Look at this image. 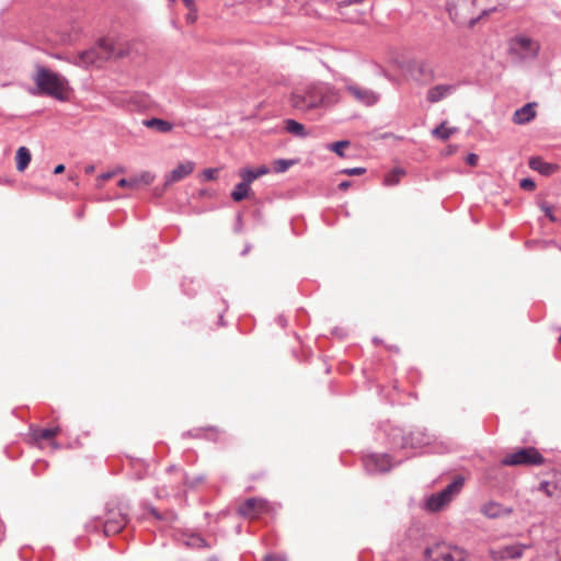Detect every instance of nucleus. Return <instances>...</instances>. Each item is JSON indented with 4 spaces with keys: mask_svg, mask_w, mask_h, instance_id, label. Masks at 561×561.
Wrapping results in <instances>:
<instances>
[{
    "mask_svg": "<svg viewBox=\"0 0 561 561\" xmlns=\"http://www.w3.org/2000/svg\"><path fill=\"white\" fill-rule=\"evenodd\" d=\"M485 0H449L448 11L450 18L460 24L473 25L490 10L484 4Z\"/></svg>",
    "mask_w": 561,
    "mask_h": 561,
    "instance_id": "20e7f679",
    "label": "nucleus"
},
{
    "mask_svg": "<svg viewBox=\"0 0 561 561\" xmlns=\"http://www.w3.org/2000/svg\"><path fill=\"white\" fill-rule=\"evenodd\" d=\"M559 341L561 342V334H560Z\"/></svg>",
    "mask_w": 561,
    "mask_h": 561,
    "instance_id": "de8ad7c7",
    "label": "nucleus"
},
{
    "mask_svg": "<svg viewBox=\"0 0 561 561\" xmlns=\"http://www.w3.org/2000/svg\"><path fill=\"white\" fill-rule=\"evenodd\" d=\"M60 432L59 427L54 428H42L34 432L35 439H50L58 435Z\"/></svg>",
    "mask_w": 561,
    "mask_h": 561,
    "instance_id": "c85d7f7f",
    "label": "nucleus"
},
{
    "mask_svg": "<svg viewBox=\"0 0 561 561\" xmlns=\"http://www.w3.org/2000/svg\"><path fill=\"white\" fill-rule=\"evenodd\" d=\"M360 1L362 0H354L341 7L342 14L345 15L346 19L352 23H364L366 21L365 15L371 11L370 5H367L365 9L360 10Z\"/></svg>",
    "mask_w": 561,
    "mask_h": 561,
    "instance_id": "ddd939ff",
    "label": "nucleus"
},
{
    "mask_svg": "<svg viewBox=\"0 0 561 561\" xmlns=\"http://www.w3.org/2000/svg\"><path fill=\"white\" fill-rule=\"evenodd\" d=\"M150 513H151L156 518H160V514H159L154 508H151V510H150Z\"/></svg>",
    "mask_w": 561,
    "mask_h": 561,
    "instance_id": "a18cd8bd",
    "label": "nucleus"
},
{
    "mask_svg": "<svg viewBox=\"0 0 561 561\" xmlns=\"http://www.w3.org/2000/svg\"><path fill=\"white\" fill-rule=\"evenodd\" d=\"M124 172V168H117L116 170L112 171V172H106V173H102L101 175H99L96 178V181H98V184L96 186L99 188H101L103 186V182L114 178L116 174L118 173H123Z\"/></svg>",
    "mask_w": 561,
    "mask_h": 561,
    "instance_id": "2f4dec72",
    "label": "nucleus"
},
{
    "mask_svg": "<svg viewBox=\"0 0 561 561\" xmlns=\"http://www.w3.org/2000/svg\"><path fill=\"white\" fill-rule=\"evenodd\" d=\"M457 128L447 127L446 122H443L439 126L433 129L432 135L440 140H447Z\"/></svg>",
    "mask_w": 561,
    "mask_h": 561,
    "instance_id": "cd10ccee",
    "label": "nucleus"
},
{
    "mask_svg": "<svg viewBox=\"0 0 561 561\" xmlns=\"http://www.w3.org/2000/svg\"><path fill=\"white\" fill-rule=\"evenodd\" d=\"M425 561H470L466 549L446 541L436 542L424 551Z\"/></svg>",
    "mask_w": 561,
    "mask_h": 561,
    "instance_id": "39448f33",
    "label": "nucleus"
},
{
    "mask_svg": "<svg viewBox=\"0 0 561 561\" xmlns=\"http://www.w3.org/2000/svg\"><path fill=\"white\" fill-rule=\"evenodd\" d=\"M285 129L287 133L300 138H305L308 136L305 126L295 119H286Z\"/></svg>",
    "mask_w": 561,
    "mask_h": 561,
    "instance_id": "b1692460",
    "label": "nucleus"
},
{
    "mask_svg": "<svg viewBox=\"0 0 561 561\" xmlns=\"http://www.w3.org/2000/svg\"><path fill=\"white\" fill-rule=\"evenodd\" d=\"M15 167L19 172L26 170L32 160V153L28 148L22 146L15 152Z\"/></svg>",
    "mask_w": 561,
    "mask_h": 561,
    "instance_id": "412c9836",
    "label": "nucleus"
},
{
    "mask_svg": "<svg viewBox=\"0 0 561 561\" xmlns=\"http://www.w3.org/2000/svg\"><path fill=\"white\" fill-rule=\"evenodd\" d=\"M339 89L323 81H312L294 89L290 94V105L300 112L317 108H330L341 102Z\"/></svg>",
    "mask_w": 561,
    "mask_h": 561,
    "instance_id": "f257e3e1",
    "label": "nucleus"
},
{
    "mask_svg": "<svg viewBox=\"0 0 561 561\" xmlns=\"http://www.w3.org/2000/svg\"><path fill=\"white\" fill-rule=\"evenodd\" d=\"M171 2H174L175 0H170Z\"/></svg>",
    "mask_w": 561,
    "mask_h": 561,
    "instance_id": "09e8293b",
    "label": "nucleus"
},
{
    "mask_svg": "<svg viewBox=\"0 0 561 561\" xmlns=\"http://www.w3.org/2000/svg\"><path fill=\"white\" fill-rule=\"evenodd\" d=\"M405 175V171L401 168H394L389 171L383 179L386 186H393L400 183L401 179Z\"/></svg>",
    "mask_w": 561,
    "mask_h": 561,
    "instance_id": "bb28decb",
    "label": "nucleus"
},
{
    "mask_svg": "<svg viewBox=\"0 0 561 561\" xmlns=\"http://www.w3.org/2000/svg\"><path fill=\"white\" fill-rule=\"evenodd\" d=\"M463 485V479L457 478L451 483H449L442 492L437 494H433L427 500V508L432 512L440 511L443 507H445L449 502L453 500V497L458 494Z\"/></svg>",
    "mask_w": 561,
    "mask_h": 561,
    "instance_id": "6e6552de",
    "label": "nucleus"
},
{
    "mask_svg": "<svg viewBox=\"0 0 561 561\" xmlns=\"http://www.w3.org/2000/svg\"><path fill=\"white\" fill-rule=\"evenodd\" d=\"M270 172L268 168L262 165L255 170L252 169H243L239 172V175L242 180L248 183H252L254 180L259 179L262 175H265Z\"/></svg>",
    "mask_w": 561,
    "mask_h": 561,
    "instance_id": "5701e85b",
    "label": "nucleus"
},
{
    "mask_svg": "<svg viewBox=\"0 0 561 561\" xmlns=\"http://www.w3.org/2000/svg\"><path fill=\"white\" fill-rule=\"evenodd\" d=\"M154 180V175L149 171H145L139 175L133 176L130 179H122L118 181L119 187H128L130 190H138L140 186L150 185Z\"/></svg>",
    "mask_w": 561,
    "mask_h": 561,
    "instance_id": "dca6fc26",
    "label": "nucleus"
},
{
    "mask_svg": "<svg viewBox=\"0 0 561 561\" xmlns=\"http://www.w3.org/2000/svg\"><path fill=\"white\" fill-rule=\"evenodd\" d=\"M365 172H366L365 168H350V169H343L340 171L341 174H346V175H351V176L362 175Z\"/></svg>",
    "mask_w": 561,
    "mask_h": 561,
    "instance_id": "72a5a7b5",
    "label": "nucleus"
},
{
    "mask_svg": "<svg viewBox=\"0 0 561 561\" xmlns=\"http://www.w3.org/2000/svg\"><path fill=\"white\" fill-rule=\"evenodd\" d=\"M540 491L545 492L549 497L561 496V473H554L552 479L540 483Z\"/></svg>",
    "mask_w": 561,
    "mask_h": 561,
    "instance_id": "6ab92c4d",
    "label": "nucleus"
},
{
    "mask_svg": "<svg viewBox=\"0 0 561 561\" xmlns=\"http://www.w3.org/2000/svg\"><path fill=\"white\" fill-rule=\"evenodd\" d=\"M264 561H285V559L278 556H270L266 557Z\"/></svg>",
    "mask_w": 561,
    "mask_h": 561,
    "instance_id": "79ce46f5",
    "label": "nucleus"
},
{
    "mask_svg": "<svg viewBox=\"0 0 561 561\" xmlns=\"http://www.w3.org/2000/svg\"><path fill=\"white\" fill-rule=\"evenodd\" d=\"M250 192L251 184L242 180V182L239 183L232 191L231 197L234 202H241L242 199L249 196Z\"/></svg>",
    "mask_w": 561,
    "mask_h": 561,
    "instance_id": "a878e982",
    "label": "nucleus"
},
{
    "mask_svg": "<svg viewBox=\"0 0 561 561\" xmlns=\"http://www.w3.org/2000/svg\"><path fill=\"white\" fill-rule=\"evenodd\" d=\"M127 524V517L121 511L108 510L107 517L104 523V534L112 536L119 533Z\"/></svg>",
    "mask_w": 561,
    "mask_h": 561,
    "instance_id": "f8f14e48",
    "label": "nucleus"
},
{
    "mask_svg": "<svg viewBox=\"0 0 561 561\" xmlns=\"http://www.w3.org/2000/svg\"><path fill=\"white\" fill-rule=\"evenodd\" d=\"M195 169V163L192 161H184L179 163L171 172L165 175L164 186L168 187L186 176H188Z\"/></svg>",
    "mask_w": 561,
    "mask_h": 561,
    "instance_id": "4468645a",
    "label": "nucleus"
},
{
    "mask_svg": "<svg viewBox=\"0 0 561 561\" xmlns=\"http://www.w3.org/2000/svg\"><path fill=\"white\" fill-rule=\"evenodd\" d=\"M541 209L545 211L550 221L554 222L557 220L551 206L542 204Z\"/></svg>",
    "mask_w": 561,
    "mask_h": 561,
    "instance_id": "e433bc0d",
    "label": "nucleus"
},
{
    "mask_svg": "<svg viewBox=\"0 0 561 561\" xmlns=\"http://www.w3.org/2000/svg\"><path fill=\"white\" fill-rule=\"evenodd\" d=\"M85 172H87V173H93V172H94V165H88V167L85 168Z\"/></svg>",
    "mask_w": 561,
    "mask_h": 561,
    "instance_id": "c03bdc74",
    "label": "nucleus"
},
{
    "mask_svg": "<svg viewBox=\"0 0 561 561\" xmlns=\"http://www.w3.org/2000/svg\"><path fill=\"white\" fill-rule=\"evenodd\" d=\"M480 512L486 518L494 519L510 516L513 513V508L506 507L503 504L495 501H489L480 506Z\"/></svg>",
    "mask_w": 561,
    "mask_h": 561,
    "instance_id": "2eb2a0df",
    "label": "nucleus"
},
{
    "mask_svg": "<svg viewBox=\"0 0 561 561\" xmlns=\"http://www.w3.org/2000/svg\"><path fill=\"white\" fill-rule=\"evenodd\" d=\"M540 48V43L527 35H517L510 42L511 53L520 59H535Z\"/></svg>",
    "mask_w": 561,
    "mask_h": 561,
    "instance_id": "0eeeda50",
    "label": "nucleus"
},
{
    "mask_svg": "<svg viewBox=\"0 0 561 561\" xmlns=\"http://www.w3.org/2000/svg\"><path fill=\"white\" fill-rule=\"evenodd\" d=\"M65 171V165L64 164H58L55 167L54 169V174H60Z\"/></svg>",
    "mask_w": 561,
    "mask_h": 561,
    "instance_id": "37998d69",
    "label": "nucleus"
},
{
    "mask_svg": "<svg viewBox=\"0 0 561 561\" xmlns=\"http://www.w3.org/2000/svg\"><path fill=\"white\" fill-rule=\"evenodd\" d=\"M456 90L454 84H436L427 90L426 100L430 103H437L449 96Z\"/></svg>",
    "mask_w": 561,
    "mask_h": 561,
    "instance_id": "f3484780",
    "label": "nucleus"
},
{
    "mask_svg": "<svg viewBox=\"0 0 561 561\" xmlns=\"http://www.w3.org/2000/svg\"><path fill=\"white\" fill-rule=\"evenodd\" d=\"M294 164L291 160L279 159L273 162V170L277 173L285 172L289 167Z\"/></svg>",
    "mask_w": 561,
    "mask_h": 561,
    "instance_id": "473e14b6",
    "label": "nucleus"
},
{
    "mask_svg": "<svg viewBox=\"0 0 561 561\" xmlns=\"http://www.w3.org/2000/svg\"><path fill=\"white\" fill-rule=\"evenodd\" d=\"M529 549V545L515 542L490 549V557L494 561L520 560Z\"/></svg>",
    "mask_w": 561,
    "mask_h": 561,
    "instance_id": "1a4fd4ad",
    "label": "nucleus"
},
{
    "mask_svg": "<svg viewBox=\"0 0 561 561\" xmlns=\"http://www.w3.org/2000/svg\"><path fill=\"white\" fill-rule=\"evenodd\" d=\"M32 81L35 85L33 94L51 98L59 102L70 100L72 89L68 79L44 65H35Z\"/></svg>",
    "mask_w": 561,
    "mask_h": 561,
    "instance_id": "f03ea898",
    "label": "nucleus"
},
{
    "mask_svg": "<svg viewBox=\"0 0 561 561\" xmlns=\"http://www.w3.org/2000/svg\"><path fill=\"white\" fill-rule=\"evenodd\" d=\"M536 117V103H527L523 107L515 111L513 122L522 125L529 123Z\"/></svg>",
    "mask_w": 561,
    "mask_h": 561,
    "instance_id": "a211bd4d",
    "label": "nucleus"
},
{
    "mask_svg": "<svg viewBox=\"0 0 561 561\" xmlns=\"http://www.w3.org/2000/svg\"><path fill=\"white\" fill-rule=\"evenodd\" d=\"M144 124L149 127L153 128L160 133H169L172 130L173 126L168 121L161 119V118H151L144 122Z\"/></svg>",
    "mask_w": 561,
    "mask_h": 561,
    "instance_id": "393cba45",
    "label": "nucleus"
},
{
    "mask_svg": "<svg viewBox=\"0 0 561 561\" xmlns=\"http://www.w3.org/2000/svg\"><path fill=\"white\" fill-rule=\"evenodd\" d=\"M270 512L268 503L259 497L245 500L238 508V513L247 518L254 519Z\"/></svg>",
    "mask_w": 561,
    "mask_h": 561,
    "instance_id": "9b49d317",
    "label": "nucleus"
},
{
    "mask_svg": "<svg viewBox=\"0 0 561 561\" xmlns=\"http://www.w3.org/2000/svg\"><path fill=\"white\" fill-rule=\"evenodd\" d=\"M345 91L356 103L363 106H373L379 101V95L376 92L355 83L347 84Z\"/></svg>",
    "mask_w": 561,
    "mask_h": 561,
    "instance_id": "9d476101",
    "label": "nucleus"
},
{
    "mask_svg": "<svg viewBox=\"0 0 561 561\" xmlns=\"http://www.w3.org/2000/svg\"><path fill=\"white\" fill-rule=\"evenodd\" d=\"M455 151H456V148L449 147L448 150L446 151V154H453Z\"/></svg>",
    "mask_w": 561,
    "mask_h": 561,
    "instance_id": "49530a36",
    "label": "nucleus"
},
{
    "mask_svg": "<svg viewBox=\"0 0 561 561\" xmlns=\"http://www.w3.org/2000/svg\"><path fill=\"white\" fill-rule=\"evenodd\" d=\"M170 470L176 471L178 478L174 482L162 483L160 486H158V490H157L158 497L168 496L169 495V492L167 491L168 488H170L172 490V492H178L180 490V485L182 484L183 479H184V473L180 469L174 468V467H172Z\"/></svg>",
    "mask_w": 561,
    "mask_h": 561,
    "instance_id": "aec40b11",
    "label": "nucleus"
},
{
    "mask_svg": "<svg viewBox=\"0 0 561 561\" xmlns=\"http://www.w3.org/2000/svg\"><path fill=\"white\" fill-rule=\"evenodd\" d=\"M520 187L526 191H534L536 185L535 182L530 179H523L519 183Z\"/></svg>",
    "mask_w": 561,
    "mask_h": 561,
    "instance_id": "c9c22d12",
    "label": "nucleus"
},
{
    "mask_svg": "<svg viewBox=\"0 0 561 561\" xmlns=\"http://www.w3.org/2000/svg\"><path fill=\"white\" fill-rule=\"evenodd\" d=\"M186 21L191 24H193L195 21H196V13L195 11H191L187 15H186Z\"/></svg>",
    "mask_w": 561,
    "mask_h": 561,
    "instance_id": "58836bf2",
    "label": "nucleus"
},
{
    "mask_svg": "<svg viewBox=\"0 0 561 561\" xmlns=\"http://www.w3.org/2000/svg\"><path fill=\"white\" fill-rule=\"evenodd\" d=\"M529 168L542 175H550L557 170V165L545 162L539 157H534L529 160Z\"/></svg>",
    "mask_w": 561,
    "mask_h": 561,
    "instance_id": "4be33fe9",
    "label": "nucleus"
},
{
    "mask_svg": "<svg viewBox=\"0 0 561 561\" xmlns=\"http://www.w3.org/2000/svg\"><path fill=\"white\" fill-rule=\"evenodd\" d=\"M183 2L187 9H190L191 11H195L194 0H183Z\"/></svg>",
    "mask_w": 561,
    "mask_h": 561,
    "instance_id": "a19ab883",
    "label": "nucleus"
},
{
    "mask_svg": "<svg viewBox=\"0 0 561 561\" xmlns=\"http://www.w3.org/2000/svg\"><path fill=\"white\" fill-rule=\"evenodd\" d=\"M218 170L217 169H205L203 171V176L206 181H213L217 178Z\"/></svg>",
    "mask_w": 561,
    "mask_h": 561,
    "instance_id": "f704fd0d",
    "label": "nucleus"
},
{
    "mask_svg": "<svg viewBox=\"0 0 561 561\" xmlns=\"http://www.w3.org/2000/svg\"><path fill=\"white\" fill-rule=\"evenodd\" d=\"M545 462L543 456L535 447L518 448L506 454L502 459L504 466H541Z\"/></svg>",
    "mask_w": 561,
    "mask_h": 561,
    "instance_id": "423d86ee",
    "label": "nucleus"
},
{
    "mask_svg": "<svg viewBox=\"0 0 561 561\" xmlns=\"http://www.w3.org/2000/svg\"><path fill=\"white\" fill-rule=\"evenodd\" d=\"M371 461H374L375 468L379 471H388L391 467L387 456L371 457Z\"/></svg>",
    "mask_w": 561,
    "mask_h": 561,
    "instance_id": "c756f323",
    "label": "nucleus"
},
{
    "mask_svg": "<svg viewBox=\"0 0 561 561\" xmlns=\"http://www.w3.org/2000/svg\"><path fill=\"white\" fill-rule=\"evenodd\" d=\"M478 160H479V158H478V156H477V154H474V153H470V154H468V156H467V159H466L467 163H468L469 165H471V167L477 165Z\"/></svg>",
    "mask_w": 561,
    "mask_h": 561,
    "instance_id": "4c0bfd02",
    "label": "nucleus"
},
{
    "mask_svg": "<svg viewBox=\"0 0 561 561\" xmlns=\"http://www.w3.org/2000/svg\"><path fill=\"white\" fill-rule=\"evenodd\" d=\"M352 185L351 181H343L339 184L341 191H346Z\"/></svg>",
    "mask_w": 561,
    "mask_h": 561,
    "instance_id": "ea45409f",
    "label": "nucleus"
},
{
    "mask_svg": "<svg viewBox=\"0 0 561 561\" xmlns=\"http://www.w3.org/2000/svg\"><path fill=\"white\" fill-rule=\"evenodd\" d=\"M350 147V141L341 140L333 144H330L328 148L335 152L339 157H344V149Z\"/></svg>",
    "mask_w": 561,
    "mask_h": 561,
    "instance_id": "7c9ffc66",
    "label": "nucleus"
},
{
    "mask_svg": "<svg viewBox=\"0 0 561 561\" xmlns=\"http://www.w3.org/2000/svg\"><path fill=\"white\" fill-rule=\"evenodd\" d=\"M129 53L128 45L110 38L101 39L95 46L81 51L75 64L81 67H101L104 62L123 58Z\"/></svg>",
    "mask_w": 561,
    "mask_h": 561,
    "instance_id": "7ed1b4c3",
    "label": "nucleus"
}]
</instances>
